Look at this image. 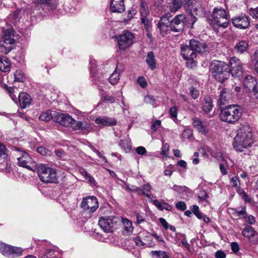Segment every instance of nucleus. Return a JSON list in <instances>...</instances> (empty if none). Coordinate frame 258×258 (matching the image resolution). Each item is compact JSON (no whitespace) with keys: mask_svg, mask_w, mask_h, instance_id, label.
<instances>
[{"mask_svg":"<svg viewBox=\"0 0 258 258\" xmlns=\"http://www.w3.org/2000/svg\"><path fill=\"white\" fill-rule=\"evenodd\" d=\"M231 210L233 211V213L236 216L245 218L246 216V207H243L241 210H237L236 209H232Z\"/></svg>","mask_w":258,"mask_h":258,"instance_id":"obj_43","label":"nucleus"},{"mask_svg":"<svg viewBox=\"0 0 258 258\" xmlns=\"http://www.w3.org/2000/svg\"><path fill=\"white\" fill-rule=\"evenodd\" d=\"M249 14L255 19H258V7L255 9L251 8L249 10Z\"/></svg>","mask_w":258,"mask_h":258,"instance_id":"obj_55","label":"nucleus"},{"mask_svg":"<svg viewBox=\"0 0 258 258\" xmlns=\"http://www.w3.org/2000/svg\"><path fill=\"white\" fill-rule=\"evenodd\" d=\"M80 207L84 213L88 214L89 217H91V215L98 208V200L94 196L83 198Z\"/></svg>","mask_w":258,"mask_h":258,"instance_id":"obj_10","label":"nucleus"},{"mask_svg":"<svg viewBox=\"0 0 258 258\" xmlns=\"http://www.w3.org/2000/svg\"><path fill=\"white\" fill-rule=\"evenodd\" d=\"M22 249L20 247L11 246L10 256H20L22 254Z\"/></svg>","mask_w":258,"mask_h":258,"instance_id":"obj_42","label":"nucleus"},{"mask_svg":"<svg viewBox=\"0 0 258 258\" xmlns=\"http://www.w3.org/2000/svg\"><path fill=\"white\" fill-rule=\"evenodd\" d=\"M231 66L230 73L233 76L239 77L242 74V65L240 60L236 57H233L229 61Z\"/></svg>","mask_w":258,"mask_h":258,"instance_id":"obj_17","label":"nucleus"},{"mask_svg":"<svg viewBox=\"0 0 258 258\" xmlns=\"http://www.w3.org/2000/svg\"><path fill=\"white\" fill-rule=\"evenodd\" d=\"M151 234L146 231L140 232L139 235L134 239L135 242L139 246L152 247L155 244L150 239Z\"/></svg>","mask_w":258,"mask_h":258,"instance_id":"obj_14","label":"nucleus"},{"mask_svg":"<svg viewBox=\"0 0 258 258\" xmlns=\"http://www.w3.org/2000/svg\"><path fill=\"white\" fill-rule=\"evenodd\" d=\"M37 173L40 179L44 183H56L57 181L56 171L44 165L38 168Z\"/></svg>","mask_w":258,"mask_h":258,"instance_id":"obj_8","label":"nucleus"},{"mask_svg":"<svg viewBox=\"0 0 258 258\" xmlns=\"http://www.w3.org/2000/svg\"><path fill=\"white\" fill-rule=\"evenodd\" d=\"M192 125L199 133L203 135H206L209 132L207 122L202 121L198 117L192 118Z\"/></svg>","mask_w":258,"mask_h":258,"instance_id":"obj_20","label":"nucleus"},{"mask_svg":"<svg viewBox=\"0 0 258 258\" xmlns=\"http://www.w3.org/2000/svg\"><path fill=\"white\" fill-rule=\"evenodd\" d=\"M256 83L255 79L250 75L247 76L245 77L243 82L244 87L247 89H250V88H253Z\"/></svg>","mask_w":258,"mask_h":258,"instance_id":"obj_33","label":"nucleus"},{"mask_svg":"<svg viewBox=\"0 0 258 258\" xmlns=\"http://www.w3.org/2000/svg\"><path fill=\"white\" fill-rule=\"evenodd\" d=\"M202 109L205 113H209L213 107V101L209 96L204 97L202 103Z\"/></svg>","mask_w":258,"mask_h":258,"instance_id":"obj_27","label":"nucleus"},{"mask_svg":"<svg viewBox=\"0 0 258 258\" xmlns=\"http://www.w3.org/2000/svg\"><path fill=\"white\" fill-rule=\"evenodd\" d=\"M6 147L0 146V170H3L7 165Z\"/></svg>","mask_w":258,"mask_h":258,"instance_id":"obj_29","label":"nucleus"},{"mask_svg":"<svg viewBox=\"0 0 258 258\" xmlns=\"http://www.w3.org/2000/svg\"><path fill=\"white\" fill-rule=\"evenodd\" d=\"M161 122L160 120H156L151 125V128L154 131H156L157 130L160 126Z\"/></svg>","mask_w":258,"mask_h":258,"instance_id":"obj_61","label":"nucleus"},{"mask_svg":"<svg viewBox=\"0 0 258 258\" xmlns=\"http://www.w3.org/2000/svg\"><path fill=\"white\" fill-rule=\"evenodd\" d=\"M208 197V194L205 190H202L200 191L198 194V198L200 202H203L206 204L207 203Z\"/></svg>","mask_w":258,"mask_h":258,"instance_id":"obj_46","label":"nucleus"},{"mask_svg":"<svg viewBox=\"0 0 258 258\" xmlns=\"http://www.w3.org/2000/svg\"><path fill=\"white\" fill-rule=\"evenodd\" d=\"M253 143L250 127L246 124L241 125L234 139V148L237 152H242L244 149L251 147Z\"/></svg>","mask_w":258,"mask_h":258,"instance_id":"obj_3","label":"nucleus"},{"mask_svg":"<svg viewBox=\"0 0 258 258\" xmlns=\"http://www.w3.org/2000/svg\"><path fill=\"white\" fill-rule=\"evenodd\" d=\"M140 12L141 14L142 23L143 24L146 31L149 32L151 29V23L148 18V16L149 14V11L147 3L144 1V0H141Z\"/></svg>","mask_w":258,"mask_h":258,"instance_id":"obj_13","label":"nucleus"},{"mask_svg":"<svg viewBox=\"0 0 258 258\" xmlns=\"http://www.w3.org/2000/svg\"><path fill=\"white\" fill-rule=\"evenodd\" d=\"M135 215L136 217L137 223L138 224H141L145 221V217L144 214H141L139 213H136Z\"/></svg>","mask_w":258,"mask_h":258,"instance_id":"obj_52","label":"nucleus"},{"mask_svg":"<svg viewBox=\"0 0 258 258\" xmlns=\"http://www.w3.org/2000/svg\"><path fill=\"white\" fill-rule=\"evenodd\" d=\"M10 62L9 59L5 57L0 58V70L7 72L10 71Z\"/></svg>","mask_w":258,"mask_h":258,"instance_id":"obj_32","label":"nucleus"},{"mask_svg":"<svg viewBox=\"0 0 258 258\" xmlns=\"http://www.w3.org/2000/svg\"><path fill=\"white\" fill-rule=\"evenodd\" d=\"M120 222V218L118 217L102 216L99 218L98 225L105 232L111 233L117 228Z\"/></svg>","mask_w":258,"mask_h":258,"instance_id":"obj_7","label":"nucleus"},{"mask_svg":"<svg viewBox=\"0 0 258 258\" xmlns=\"http://www.w3.org/2000/svg\"><path fill=\"white\" fill-rule=\"evenodd\" d=\"M120 220L124 226V230L127 233H132L133 230V227L131 221L126 218H122Z\"/></svg>","mask_w":258,"mask_h":258,"instance_id":"obj_38","label":"nucleus"},{"mask_svg":"<svg viewBox=\"0 0 258 258\" xmlns=\"http://www.w3.org/2000/svg\"><path fill=\"white\" fill-rule=\"evenodd\" d=\"M115 38L119 49L124 50L133 43L134 36L133 33H123Z\"/></svg>","mask_w":258,"mask_h":258,"instance_id":"obj_15","label":"nucleus"},{"mask_svg":"<svg viewBox=\"0 0 258 258\" xmlns=\"http://www.w3.org/2000/svg\"><path fill=\"white\" fill-rule=\"evenodd\" d=\"M33 3L37 6L47 5L52 9L56 7V0H34Z\"/></svg>","mask_w":258,"mask_h":258,"instance_id":"obj_31","label":"nucleus"},{"mask_svg":"<svg viewBox=\"0 0 258 258\" xmlns=\"http://www.w3.org/2000/svg\"><path fill=\"white\" fill-rule=\"evenodd\" d=\"M191 213H193L196 217L199 219H202L206 223L210 222V219L205 215H203L200 210L199 208L197 205H193L190 207Z\"/></svg>","mask_w":258,"mask_h":258,"instance_id":"obj_28","label":"nucleus"},{"mask_svg":"<svg viewBox=\"0 0 258 258\" xmlns=\"http://www.w3.org/2000/svg\"><path fill=\"white\" fill-rule=\"evenodd\" d=\"M122 71V66L117 64L115 69L108 79L109 82L113 85L116 84L120 79V74Z\"/></svg>","mask_w":258,"mask_h":258,"instance_id":"obj_23","label":"nucleus"},{"mask_svg":"<svg viewBox=\"0 0 258 258\" xmlns=\"http://www.w3.org/2000/svg\"><path fill=\"white\" fill-rule=\"evenodd\" d=\"M230 182L233 187H238L240 184L239 180L236 176L231 178Z\"/></svg>","mask_w":258,"mask_h":258,"instance_id":"obj_56","label":"nucleus"},{"mask_svg":"<svg viewBox=\"0 0 258 258\" xmlns=\"http://www.w3.org/2000/svg\"><path fill=\"white\" fill-rule=\"evenodd\" d=\"M93 80L95 84L98 86L99 90L101 91H103V89L106 88L105 86L106 83L105 80L102 79L101 77H100L97 78L95 77Z\"/></svg>","mask_w":258,"mask_h":258,"instance_id":"obj_40","label":"nucleus"},{"mask_svg":"<svg viewBox=\"0 0 258 258\" xmlns=\"http://www.w3.org/2000/svg\"><path fill=\"white\" fill-rule=\"evenodd\" d=\"M14 151L16 152L18 165L30 170H33L36 167V163L30 155L25 152L21 151L19 148L15 147Z\"/></svg>","mask_w":258,"mask_h":258,"instance_id":"obj_9","label":"nucleus"},{"mask_svg":"<svg viewBox=\"0 0 258 258\" xmlns=\"http://www.w3.org/2000/svg\"><path fill=\"white\" fill-rule=\"evenodd\" d=\"M230 70L229 65L221 61L213 62L210 69L213 77L221 83L230 76Z\"/></svg>","mask_w":258,"mask_h":258,"instance_id":"obj_6","label":"nucleus"},{"mask_svg":"<svg viewBox=\"0 0 258 258\" xmlns=\"http://www.w3.org/2000/svg\"><path fill=\"white\" fill-rule=\"evenodd\" d=\"M150 254L153 258H169L168 254L164 251H151Z\"/></svg>","mask_w":258,"mask_h":258,"instance_id":"obj_37","label":"nucleus"},{"mask_svg":"<svg viewBox=\"0 0 258 258\" xmlns=\"http://www.w3.org/2000/svg\"><path fill=\"white\" fill-rule=\"evenodd\" d=\"M37 152L43 156H50L51 155V152L44 147H38Z\"/></svg>","mask_w":258,"mask_h":258,"instance_id":"obj_48","label":"nucleus"},{"mask_svg":"<svg viewBox=\"0 0 258 258\" xmlns=\"http://www.w3.org/2000/svg\"><path fill=\"white\" fill-rule=\"evenodd\" d=\"M207 45L204 43L200 42L195 40L191 39L189 41V46L187 45H182L181 47V54L183 58L186 60V66L190 69H193L197 66L195 58L197 57V51L203 53L206 51Z\"/></svg>","mask_w":258,"mask_h":258,"instance_id":"obj_1","label":"nucleus"},{"mask_svg":"<svg viewBox=\"0 0 258 258\" xmlns=\"http://www.w3.org/2000/svg\"><path fill=\"white\" fill-rule=\"evenodd\" d=\"M169 145L167 144H164L162 148L161 154L164 156H167L169 150Z\"/></svg>","mask_w":258,"mask_h":258,"instance_id":"obj_63","label":"nucleus"},{"mask_svg":"<svg viewBox=\"0 0 258 258\" xmlns=\"http://www.w3.org/2000/svg\"><path fill=\"white\" fill-rule=\"evenodd\" d=\"M17 36L14 33H4L2 38L3 43L0 45V51L3 53L8 54L14 47Z\"/></svg>","mask_w":258,"mask_h":258,"instance_id":"obj_11","label":"nucleus"},{"mask_svg":"<svg viewBox=\"0 0 258 258\" xmlns=\"http://www.w3.org/2000/svg\"><path fill=\"white\" fill-rule=\"evenodd\" d=\"M101 100L103 101H106L109 103H113L115 101V99L113 96L108 95L105 93L102 94Z\"/></svg>","mask_w":258,"mask_h":258,"instance_id":"obj_49","label":"nucleus"},{"mask_svg":"<svg viewBox=\"0 0 258 258\" xmlns=\"http://www.w3.org/2000/svg\"><path fill=\"white\" fill-rule=\"evenodd\" d=\"M211 17L210 23L214 29L218 27V31H222V30L221 29L228 27L229 25V16L227 15L225 10L221 8H215Z\"/></svg>","mask_w":258,"mask_h":258,"instance_id":"obj_5","label":"nucleus"},{"mask_svg":"<svg viewBox=\"0 0 258 258\" xmlns=\"http://www.w3.org/2000/svg\"><path fill=\"white\" fill-rule=\"evenodd\" d=\"M242 234L248 238L250 243L252 244L258 243V233L251 226L246 225L243 229Z\"/></svg>","mask_w":258,"mask_h":258,"instance_id":"obj_18","label":"nucleus"},{"mask_svg":"<svg viewBox=\"0 0 258 258\" xmlns=\"http://www.w3.org/2000/svg\"><path fill=\"white\" fill-rule=\"evenodd\" d=\"M216 258H225L226 254L222 250H218L215 254Z\"/></svg>","mask_w":258,"mask_h":258,"instance_id":"obj_64","label":"nucleus"},{"mask_svg":"<svg viewBox=\"0 0 258 258\" xmlns=\"http://www.w3.org/2000/svg\"><path fill=\"white\" fill-rule=\"evenodd\" d=\"M120 147L126 152H129L131 149V145L130 142L127 140H122L119 143Z\"/></svg>","mask_w":258,"mask_h":258,"instance_id":"obj_44","label":"nucleus"},{"mask_svg":"<svg viewBox=\"0 0 258 258\" xmlns=\"http://www.w3.org/2000/svg\"><path fill=\"white\" fill-rule=\"evenodd\" d=\"M248 46V43L246 41H241L237 44L235 48L237 49V51L242 53L246 50Z\"/></svg>","mask_w":258,"mask_h":258,"instance_id":"obj_41","label":"nucleus"},{"mask_svg":"<svg viewBox=\"0 0 258 258\" xmlns=\"http://www.w3.org/2000/svg\"><path fill=\"white\" fill-rule=\"evenodd\" d=\"M169 114L171 118H176L177 116V108L174 106L171 107L169 110Z\"/></svg>","mask_w":258,"mask_h":258,"instance_id":"obj_54","label":"nucleus"},{"mask_svg":"<svg viewBox=\"0 0 258 258\" xmlns=\"http://www.w3.org/2000/svg\"><path fill=\"white\" fill-rule=\"evenodd\" d=\"M54 120L61 125L72 127L75 121V119L70 115L57 112L54 114Z\"/></svg>","mask_w":258,"mask_h":258,"instance_id":"obj_16","label":"nucleus"},{"mask_svg":"<svg viewBox=\"0 0 258 258\" xmlns=\"http://www.w3.org/2000/svg\"><path fill=\"white\" fill-rule=\"evenodd\" d=\"M55 113L56 112L53 111L52 113L49 110L43 112L39 116V119L44 121H49L51 119L54 120V115Z\"/></svg>","mask_w":258,"mask_h":258,"instance_id":"obj_36","label":"nucleus"},{"mask_svg":"<svg viewBox=\"0 0 258 258\" xmlns=\"http://www.w3.org/2000/svg\"><path fill=\"white\" fill-rule=\"evenodd\" d=\"M188 94L192 97L194 99H197L200 96L199 91L193 86H191L189 88V92Z\"/></svg>","mask_w":258,"mask_h":258,"instance_id":"obj_45","label":"nucleus"},{"mask_svg":"<svg viewBox=\"0 0 258 258\" xmlns=\"http://www.w3.org/2000/svg\"><path fill=\"white\" fill-rule=\"evenodd\" d=\"M136 151L137 153L140 155H143L145 154V153L147 152L146 149L142 146H140V147H137L136 148Z\"/></svg>","mask_w":258,"mask_h":258,"instance_id":"obj_62","label":"nucleus"},{"mask_svg":"<svg viewBox=\"0 0 258 258\" xmlns=\"http://www.w3.org/2000/svg\"><path fill=\"white\" fill-rule=\"evenodd\" d=\"M137 82L140 86L144 88L147 86V83L146 79L143 77H139L137 79Z\"/></svg>","mask_w":258,"mask_h":258,"instance_id":"obj_53","label":"nucleus"},{"mask_svg":"<svg viewBox=\"0 0 258 258\" xmlns=\"http://www.w3.org/2000/svg\"><path fill=\"white\" fill-rule=\"evenodd\" d=\"M176 207L178 210L184 211L186 209V206L184 202L180 201L176 204Z\"/></svg>","mask_w":258,"mask_h":258,"instance_id":"obj_57","label":"nucleus"},{"mask_svg":"<svg viewBox=\"0 0 258 258\" xmlns=\"http://www.w3.org/2000/svg\"><path fill=\"white\" fill-rule=\"evenodd\" d=\"M186 10L188 9L190 11V17L191 18L190 22L187 25L188 28H192L194 23L197 21V18L194 16L192 12H195L196 15H198L197 12H202L203 7L201 2L198 0H191L190 2V7H186Z\"/></svg>","mask_w":258,"mask_h":258,"instance_id":"obj_12","label":"nucleus"},{"mask_svg":"<svg viewBox=\"0 0 258 258\" xmlns=\"http://www.w3.org/2000/svg\"><path fill=\"white\" fill-rule=\"evenodd\" d=\"M90 70L91 72H93L95 71L96 68L97 67V61L95 59H92L90 62Z\"/></svg>","mask_w":258,"mask_h":258,"instance_id":"obj_60","label":"nucleus"},{"mask_svg":"<svg viewBox=\"0 0 258 258\" xmlns=\"http://www.w3.org/2000/svg\"><path fill=\"white\" fill-rule=\"evenodd\" d=\"M171 17L170 13H167L162 16L157 26L161 32H168L169 31L180 32L183 30L186 18L183 14L176 16L171 21L169 18Z\"/></svg>","mask_w":258,"mask_h":258,"instance_id":"obj_2","label":"nucleus"},{"mask_svg":"<svg viewBox=\"0 0 258 258\" xmlns=\"http://www.w3.org/2000/svg\"><path fill=\"white\" fill-rule=\"evenodd\" d=\"M192 131L189 129H185L182 133V137L184 139H189L192 135Z\"/></svg>","mask_w":258,"mask_h":258,"instance_id":"obj_58","label":"nucleus"},{"mask_svg":"<svg viewBox=\"0 0 258 258\" xmlns=\"http://www.w3.org/2000/svg\"><path fill=\"white\" fill-rule=\"evenodd\" d=\"M72 128L74 130H81L90 132L92 130L91 124L87 121H78L75 120L72 124Z\"/></svg>","mask_w":258,"mask_h":258,"instance_id":"obj_24","label":"nucleus"},{"mask_svg":"<svg viewBox=\"0 0 258 258\" xmlns=\"http://www.w3.org/2000/svg\"><path fill=\"white\" fill-rule=\"evenodd\" d=\"M146 61L148 67L153 70L156 67L155 57L153 52L150 51L147 53Z\"/></svg>","mask_w":258,"mask_h":258,"instance_id":"obj_30","label":"nucleus"},{"mask_svg":"<svg viewBox=\"0 0 258 258\" xmlns=\"http://www.w3.org/2000/svg\"><path fill=\"white\" fill-rule=\"evenodd\" d=\"M18 100L20 106L22 109L29 107L32 102L31 96L25 92H21L19 94Z\"/></svg>","mask_w":258,"mask_h":258,"instance_id":"obj_22","label":"nucleus"},{"mask_svg":"<svg viewBox=\"0 0 258 258\" xmlns=\"http://www.w3.org/2000/svg\"><path fill=\"white\" fill-rule=\"evenodd\" d=\"M11 245L5 243L0 244V252L5 256H10Z\"/></svg>","mask_w":258,"mask_h":258,"instance_id":"obj_39","label":"nucleus"},{"mask_svg":"<svg viewBox=\"0 0 258 258\" xmlns=\"http://www.w3.org/2000/svg\"><path fill=\"white\" fill-rule=\"evenodd\" d=\"M110 10L114 13H122L125 10L124 0H111Z\"/></svg>","mask_w":258,"mask_h":258,"instance_id":"obj_21","label":"nucleus"},{"mask_svg":"<svg viewBox=\"0 0 258 258\" xmlns=\"http://www.w3.org/2000/svg\"><path fill=\"white\" fill-rule=\"evenodd\" d=\"M95 122L96 124L102 126H112L116 124V120L115 119L106 116L96 118Z\"/></svg>","mask_w":258,"mask_h":258,"instance_id":"obj_25","label":"nucleus"},{"mask_svg":"<svg viewBox=\"0 0 258 258\" xmlns=\"http://www.w3.org/2000/svg\"><path fill=\"white\" fill-rule=\"evenodd\" d=\"M164 202H160L158 200H155L153 201V203L154 205L157 207V208L160 211H163V205Z\"/></svg>","mask_w":258,"mask_h":258,"instance_id":"obj_59","label":"nucleus"},{"mask_svg":"<svg viewBox=\"0 0 258 258\" xmlns=\"http://www.w3.org/2000/svg\"><path fill=\"white\" fill-rule=\"evenodd\" d=\"M151 186L149 183L144 185L142 186V188H136L133 191H138L140 190L142 191V194L146 197L149 198H151L152 195L150 194Z\"/></svg>","mask_w":258,"mask_h":258,"instance_id":"obj_35","label":"nucleus"},{"mask_svg":"<svg viewBox=\"0 0 258 258\" xmlns=\"http://www.w3.org/2000/svg\"><path fill=\"white\" fill-rule=\"evenodd\" d=\"M144 101L147 104H150L152 105H154L155 103V99L154 96L151 95H147L144 98Z\"/></svg>","mask_w":258,"mask_h":258,"instance_id":"obj_51","label":"nucleus"},{"mask_svg":"<svg viewBox=\"0 0 258 258\" xmlns=\"http://www.w3.org/2000/svg\"><path fill=\"white\" fill-rule=\"evenodd\" d=\"M232 21L234 27L240 29H245L249 25L248 19L244 15L233 18Z\"/></svg>","mask_w":258,"mask_h":258,"instance_id":"obj_19","label":"nucleus"},{"mask_svg":"<svg viewBox=\"0 0 258 258\" xmlns=\"http://www.w3.org/2000/svg\"><path fill=\"white\" fill-rule=\"evenodd\" d=\"M15 80L18 82H23L24 80V73L21 70H17L14 74Z\"/></svg>","mask_w":258,"mask_h":258,"instance_id":"obj_47","label":"nucleus"},{"mask_svg":"<svg viewBox=\"0 0 258 258\" xmlns=\"http://www.w3.org/2000/svg\"><path fill=\"white\" fill-rule=\"evenodd\" d=\"M184 6V2L182 0H173L169 6L170 11L172 12H176L182 6Z\"/></svg>","mask_w":258,"mask_h":258,"instance_id":"obj_34","label":"nucleus"},{"mask_svg":"<svg viewBox=\"0 0 258 258\" xmlns=\"http://www.w3.org/2000/svg\"><path fill=\"white\" fill-rule=\"evenodd\" d=\"M232 98L231 91L224 88L220 93L218 101L221 105H224L225 103Z\"/></svg>","mask_w":258,"mask_h":258,"instance_id":"obj_26","label":"nucleus"},{"mask_svg":"<svg viewBox=\"0 0 258 258\" xmlns=\"http://www.w3.org/2000/svg\"><path fill=\"white\" fill-rule=\"evenodd\" d=\"M174 171V165L170 164L164 170V174L165 176H171Z\"/></svg>","mask_w":258,"mask_h":258,"instance_id":"obj_50","label":"nucleus"},{"mask_svg":"<svg viewBox=\"0 0 258 258\" xmlns=\"http://www.w3.org/2000/svg\"><path fill=\"white\" fill-rule=\"evenodd\" d=\"M242 115V111L239 106L230 105L221 109L219 117L221 121L229 124H234Z\"/></svg>","mask_w":258,"mask_h":258,"instance_id":"obj_4","label":"nucleus"}]
</instances>
